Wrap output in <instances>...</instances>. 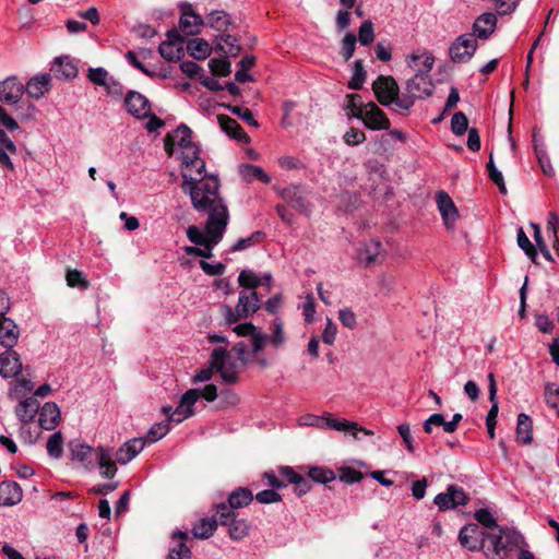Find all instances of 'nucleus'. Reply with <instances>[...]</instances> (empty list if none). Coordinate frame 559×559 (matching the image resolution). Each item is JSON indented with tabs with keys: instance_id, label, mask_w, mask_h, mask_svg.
<instances>
[{
	"instance_id": "7",
	"label": "nucleus",
	"mask_w": 559,
	"mask_h": 559,
	"mask_svg": "<svg viewBox=\"0 0 559 559\" xmlns=\"http://www.w3.org/2000/svg\"><path fill=\"white\" fill-rule=\"evenodd\" d=\"M216 515L221 525L229 526V537L235 540H240L248 536L250 531L249 523L243 520H237L234 511L229 510L226 503L222 502L216 506Z\"/></svg>"
},
{
	"instance_id": "47",
	"label": "nucleus",
	"mask_w": 559,
	"mask_h": 559,
	"mask_svg": "<svg viewBox=\"0 0 559 559\" xmlns=\"http://www.w3.org/2000/svg\"><path fill=\"white\" fill-rule=\"evenodd\" d=\"M468 130V119L466 115L462 111L455 112L451 119V131L455 135L460 136L463 135Z\"/></svg>"
},
{
	"instance_id": "44",
	"label": "nucleus",
	"mask_w": 559,
	"mask_h": 559,
	"mask_svg": "<svg viewBox=\"0 0 559 559\" xmlns=\"http://www.w3.org/2000/svg\"><path fill=\"white\" fill-rule=\"evenodd\" d=\"M308 475L313 481L319 484H328L336 478L335 473L325 467H311Z\"/></svg>"
},
{
	"instance_id": "58",
	"label": "nucleus",
	"mask_w": 559,
	"mask_h": 559,
	"mask_svg": "<svg viewBox=\"0 0 559 559\" xmlns=\"http://www.w3.org/2000/svg\"><path fill=\"white\" fill-rule=\"evenodd\" d=\"M169 431L168 421H162L153 425L147 432V440L150 442H156L165 437Z\"/></svg>"
},
{
	"instance_id": "22",
	"label": "nucleus",
	"mask_w": 559,
	"mask_h": 559,
	"mask_svg": "<svg viewBox=\"0 0 559 559\" xmlns=\"http://www.w3.org/2000/svg\"><path fill=\"white\" fill-rule=\"evenodd\" d=\"M22 488L15 481L4 480L0 483V506L12 507L21 502Z\"/></svg>"
},
{
	"instance_id": "4",
	"label": "nucleus",
	"mask_w": 559,
	"mask_h": 559,
	"mask_svg": "<svg viewBox=\"0 0 559 559\" xmlns=\"http://www.w3.org/2000/svg\"><path fill=\"white\" fill-rule=\"evenodd\" d=\"M211 366L219 373L227 384H235L239 380L241 364L224 347L214 348L211 354Z\"/></svg>"
},
{
	"instance_id": "12",
	"label": "nucleus",
	"mask_w": 559,
	"mask_h": 559,
	"mask_svg": "<svg viewBox=\"0 0 559 559\" xmlns=\"http://www.w3.org/2000/svg\"><path fill=\"white\" fill-rule=\"evenodd\" d=\"M469 498L462 487L449 485L444 492L438 493L435 497L433 502L439 511H447L465 506Z\"/></svg>"
},
{
	"instance_id": "50",
	"label": "nucleus",
	"mask_w": 559,
	"mask_h": 559,
	"mask_svg": "<svg viewBox=\"0 0 559 559\" xmlns=\"http://www.w3.org/2000/svg\"><path fill=\"white\" fill-rule=\"evenodd\" d=\"M445 424L447 420L444 416L440 413H435L424 421L423 428L428 435H432L435 432V428L440 427H442L443 431L445 432Z\"/></svg>"
},
{
	"instance_id": "49",
	"label": "nucleus",
	"mask_w": 559,
	"mask_h": 559,
	"mask_svg": "<svg viewBox=\"0 0 559 559\" xmlns=\"http://www.w3.org/2000/svg\"><path fill=\"white\" fill-rule=\"evenodd\" d=\"M219 40H223L225 46L222 45L219 41L217 43V49L230 55V56H237L240 51V46L236 44V38L229 34H223L219 36Z\"/></svg>"
},
{
	"instance_id": "6",
	"label": "nucleus",
	"mask_w": 559,
	"mask_h": 559,
	"mask_svg": "<svg viewBox=\"0 0 559 559\" xmlns=\"http://www.w3.org/2000/svg\"><path fill=\"white\" fill-rule=\"evenodd\" d=\"M261 299L255 290H242L239 294L238 304L233 310L225 307V318L228 323H235L240 319H246L260 309Z\"/></svg>"
},
{
	"instance_id": "59",
	"label": "nucleus",
	"mask_w": 559,
	"mask_h": 559,
	"mask_svg": "<svg viewBox=\"0 0 559 559\" xmlns=\"http://www.w3.org/2000/svg\"><path fill=\"white\" fill-rule=\"evenodd\" d=\"M264 234L262 231H254L247 238L239 239L231 248V251H241L255 242H260L263 239Z\"/></svg>"
},
{
	"instance_id": "30",
	"label": "nucleus",
	"mask_w": 559,
	"mask_h": 559,
	"mask_svg": "<svg viewBox=\"0 0 559 559\" xmlns=\"http://www.w3.org/2000/svg\"><path fill=\"white\" fill-rule=\"evenodd\" d=\"M218 523L217 515L216 519L204 518L193 526L192 534L197 538L206 539L214 534Z\"/></svg>"
},
{
	"instance_id": "61",
	"label": "nucleus",
	"mask_w": 559,
	"mask_h": 559,
	"mask_svg": "<svg viewBox=\"0 0 559 559\" xmlns=\"http://www.w3.org/2000/svg\"><path fill=\"white\" fill-rule=\"evenodd\" d=\"M487 170L490 179L499 187L500 192L506 193L507 189L504 186V180L502 174L496 168L492 155H490L489 162L487 164Z\"/></svg>"
},
{
	"instance_id": "11",
	"label": "nucleus",
	"mask_w": 559,
	"mask_h": 559,
	"mask_svg": "<svg viewBox=\"0 0 559 559\" xmlns=\"http://www.w3.org/2000/svg\"><path fill=\"white\" fill-rule=\"evenodd\" d=\"M477 49V40L474 34L467 33L459 36L449 48V56L453 62L468 61Z\"/></svg>"
},
{
	"instance_id": "14",
	"label": "nucleus",
	"mask_w": 559,
	"mask_h": 559,
	"mask_svg": "<svg viewBox=\"0 0 559 559\" xmlns=\"http://www.w3.org/2000/svg\"><path fill=\"white\" fill-rule=\"evenodd\" d=\"M281 197L298 212L309 215L311 204L307 199L306 191L301 186L290 185L281 191Z\"/></svg>"
},
{
	"instance_id": "29",
	"label": "nucleus",
	"mask_w": 559,
	"mask_h": 559,
	"mask_svg": "<svg viewBox=\"0 0 559 559\" xmlns=\"http://www.w3.org/2000/svg\"><path fill=\"white\" fill-rule=\"evenodd\" d=\"M51 71L56 78L66 80L73 79L78 74V69L69 57L56 58Z\"/></svg>"
},
{
	"instance_id": "63",
	"label": "nucleus",
	"mask_w": 559,
	"mask_h": 559,
	"mask_svg": "<svg viewBox=\"0 0 559 559\" xmlns=\"http://www.w3.org/2000/svg\"><path fill=\"white\" fill-rule=\"evenodd\" d=\"M228 109L231 114L238 116L240 119H242L248 124H250L254 128L259 127V123L254 119L250 109L245 108V107H239V106H228Z\"/></svg>"
},
{
	"instance_id": "56",
	"label": "nucleus",
	"mask_w": 559,
	"mask_h": 559,
	"mask_svg": "<svg viewBox=\"0 0 559 559\" xmlns=\"http://www.w3.org/2000/svg\"><path fill=\"white\" fill-rule=\"evenodd\" d=\"M486 538H489L492 543V552L495 557L503 559V551L508 549L503 540V535H501L500 532H498V534L487 532Z\"/></svg>"
},
{
	"instance_id": "21",
	"label": "nucleus",
	"mask_w": 559,
	"mask_h": 559,
	"mask_svg": "<svg viewBox=\"0 0 559 559\" xmlns=\"http://www.w3.org/2000/svg\"><path fill=\"white\" fill-rule=\"evenodd\" d=\"M436 200L447 228H452L459 216L454 202L444 191H439Z\"/></svg>"
},
{
	"instance_id": "55",
	"label": "nucleus",
	"mask_w": 559,
	"mask_h": 559,
	"mask_svg": "<svg viewBox=\"0 0 559 559\" xmlns=\"http://www.w3.org/2000/svg\"><path fill=\"white\" fill-rule=\"evenodd\" d=\"M271 328H272V333L270 336H267V340L273 346L280 347L285 342L283 323L276 319L272 322Z\"/></svg>"
},
{
	"instance_id": "28",
	"label": "nucleus",
	"mask_w": 559,
	"mask_h": 559,
	"mask_svg": "<svg viewBox=\"0 0 559 559\" xmlns=\"http://www.w3.org/2000/svg\"><path fill=\"white\" fill-rule=\"evenodd\" d=\"M252 500V492L248 488L239 487L229 493L226 506L234 511L249 506Z\"/></svg>"
},
{
	"instance_id": "16",
	"label": "nucleus",
	"mask_w": 559,
	"mask_h": 559,
	"mask_svg": "<svg viewBox=\"0 0 559 559\" xmlns=\"http://www.w3.org/2000/svg\"><path fill=\"white\" fill-rule=\"evenodd\" d=\"M124 105L128 112L138 119L148 117L151 111L150 100L139 92L130 91L124 97Z\"/></svg>"
},
{
	"instance_id": "31",
	"label": "nucleus",
	"mask_w": 559,
	"mask_h": 559,
	"mask_svg": "<svg viewBox=\"0 0 559 559\" xmlns=\"http://www.w3.org/2000/svg\"><path fill=\"white\" fill-rule=\"evenodd\" d=\"M188 537L186 532L176 531L173 533V538L179 539L177 547L171 548L167 556V559H191V550L185 544V539Z\"/></svg>"
},
{
	"instance_id": "34",
	"label": "nucleus",
	"mask_w": 559,
	"mask_h": 559,
	"mask_svg": "<svg viewBox=\"0 0 559 559\" xmlns=\"http://www.w3.org/2000/svg\"><path fill=\"white\" fill-rule=\"evenodd\" d=\"M532 419L528 415L521 413L518 416L516 438L518 441L528 444L532 442Z\"/></svg>"
},
{
	"instance_id": "51",
	"label": "nucleus",
	"mask_w": 559,
	"mask_h": 559,
	"mask_svg": "<svg viewBox=\"0 0 559 559\" xmlns=\"http://www.w3.org/2000/svg\"><path fill=\"white\" fill-rule=\"evenodd\" d=\"M209 68L217 76H227L231 72V64L227 59L213 58L209 62Z\"/></svg>"
},
{
	"instance_id": "43",
	"label": "nucleus",
	"mask_w": 559,
	"mask_h": 559,
	"mask_svg": "<svg viewBox=\"0 0 559 559\" xmlns=\"http://www.w3.org/2000/svg\"><path fill=\"white\" fill-rule=\"evenodd\" d=\"M516 240L519 247L525 252V254L531 259L532 262H536L537 250L526 236L525 231L522 227L518 229Z\"/></svg>"
},
{
	"instance_id": "1",
	"label": "nucleus",
	"mask_w": 559,
	"mask_h": 559,
	"mask_svg": "<svg viewBox=\"0 0 559 559\" xmlns=\"http://www.w3.org/2000/svg\"><path fill=\"white\" fill-rule=\"evenodd\" d=\"M181 188L190 194L193 207L198 212L207 215L205 234L192 225L187 229L188 239L197 246H205L212 243L210 240L217 236L216 233H219L221 241L229 222V213L226 204L219 197V182L217 178H211L205 182L197 185L195 179L183 175Z\"/></svg>"
},
{
	"instance_id": "5",
	"label": "nucleus",
	"mask_w": 559,
	"mask_h": 559,
	"mask_svg": "<svg viewBox=\"0 0 559 559\" xmlns=\"http://www.w3.org/2000/svg\"><path fill=\"white\" fill-rule=\"evenodd\" d=\"M71 452L73 459H76L81 462L86 461L88 456L93 452H95L98 466L102 469L100 474L105 478H112L117 473V466L112 460L111 452L107 449L97 448L96 450H94L90 445L83 443H75L72 444Z\"/></svg>"
},
{
	"instance_id": "37",
	"label": "nucleus",
	"mask_w": 559,
	"mask_h": 559,
	"mask_svg": "<svg viewBox=\"0 0 559 559\" xmlns=\"http://www.w3.org/2000/svg\"><path fill=\"white\" fill-rule=\"evenodd\" d=\"M204 169H205L204 160L201 158H198L191 163L189 168H186V171H182V176L187 175L188 177L195 179L197 185H200V183L205 182L206 180L212 178V177L203 176Z\"/></svg>"
},
{
	"instance_id": "19",
	"label": "nucleus",
	"mask_w": 559,
	"mask_h": 559,
	"mask_svg": "<svg viewBox=\"0 0 559 559\" xmlns=\"http://www.w3.org/2000/svg\"><path fill=\"white\" fill-rule=\"evenodd\" d=\"M20 329L17 324L8 317L0 318V345L12 349L19 341Z\"/></svg>"
},
{
	"instance_id": "23",
	"label": "nucleus",
	"mask_w": 559,
	"mask_h": 559,
	"mask_svg": "<svg viewBox=\"0 0 559 559\" xmlns=\"http://www.w3.org/2000/svg\"><path fill=\"white\" fill-rule=\"evenodd\" d=\"M496 26V15L491 12H486L475 20L472 34L479 39H487L495 32Z\"/></svg>"
},
{
	"instance_id": "41",
	"label": "nucleus",
	"mask_w": 559,
	"mask_h": 559,
	"mask_svg": "<svg viewBox=\"0 0 559 559\" xmlns=\"http://www.w3.org/2000/svg\"><path fill=\"white\" fill-rule=\"evenodd\" d=\"M382 245L379 240H370L369 242L365 243V247L361 250V257L367 264H371L377 261V258L380 255Z\"/></svg>"
},
{
	"instance_id": "35",
	"label": "nucleus",
	"mask_w": 559,
	"mask_h": 559,
	"mask_svg": "<svg viewBox=\"0 0 559 559\" xmlns=\"http://www.w3.org/2000/svg\"><path fill=\"white\" fill-rule=\"evenodd\" d=\"M187 50L194 59L204 60L211 53L212 48L205 39L194 38L187 43Z\"/></svg>"
},
{
	"instance_id": "52",
	"label": "nucleus",
	"mask_w": 559,
	"mask_h": 559,
	"mask_svg": "<svg viewBox=\"0 0 559 559\" xmlns=\"http://www.w3.org/2000/svg\"><path fill=\"white\" fill-rule=\"evenodd\" d=\"M545 401L555 409L559 416V386L556 383H548L545 388Z\"/></svg>"
},
{
	"instance_id": "20",
	"label": "nucleus",
	"mask_w": 559,
	"mask_h": 559,
	"mask_svg": "<svg viewBox=\"0 0 559 559\" xmlns=\"http://www.w3.org/2000/svg\"><path fill=\"white\" fill-rule=\"evenodd\" d=\"M146 440L144 438H134L121 445L116 451V461L115 463H119L121 465H124L132 461L140 452L143 451L145 447Z\"/></svg>"
},
{
	"instance_id": "32",
	"label": "nucleus",
	"mask_w": 559,
	"mask_h": 559,
	"mask_svg": "<svg viewBox=\"0 0 559 559\" xmlns=\"http://www.w3.org/2000/svg\"><path fill=\"white\" fill-rule=\"evenodd\" d=\"M183 44L175 43L174 40H165L159 47L160 56L167 61H177L183 57Z\"/></svg>"
},
{
	"instance_id": "25",
	"label": "nucleus",
	"mask_w": 559,
	"mask_h": 559,
	"mask_svg": "<svg viewBox=\"0 0 559 559\" xmlns=\"http://www.w3.org/2000/svg\"><path fill=\"white\" fill-rule=\"evenodd\" d=\"M50 75L49 74H40L32 78L26 86H24V93L32 98L39 99L41 98L50 88Z\"/></svg>"
},
{
	"instance_id": "53",
	"label": "nucleus",
	"mask_w": 559,
	"mask_h": 559,
	"mask_svg": "<svg viewBox=\"0 0 559 559\" xmlns=\"http://www.w3.org/2000/svg\"><path fill=\"white\" fill-rule=\"evenodd\" d=\"M366 79V71L361 60H356L354 64V75L348 83L352 90H360Z\"/></svg>"
},
{
	"instance_id": "9",
	"label": "nucleus",
	"mask_w": 559,
	"mask_h": 559,
	"mask_svg": "<svg viewBox=\"0 0 559 559\" xmlns=\"http://www.w3.org/2000/svg\"><path fill=\"white\" fill-rule=\"evenodd\" d=\"M297 425L299 427H313L317 429H325L330 428L333 430L342 431L348 427L355 428L353 424H349L347 420H337L331 417V414H325L323 416H318L313 414H305L297 418Z\"/></svg>"
},
{
	"instance_id": "45",
	"label": "nucleus",
	"mask_w": 559,
	"mask_h": 559,
	"mask_svg": "<svg viewBox=\"0 0 559 559\" xmlns=\"http://www.w3.org/2000/svg\"><path fill=\"white\" fill-rule=\"evenodd\" d=\"M68 286L78 287L80 289H87L90 286L88 281L84 274L79 270H68L66 275Z\"/></svg>"
},
{
	"instance_id": "64",
	"label": "nucleus",
	"mask_w": 559,
	"mask_h": 559,
	"mask_svg": "<svg viewBox=\"0 0 559 559\" xmlns=\"http://www.w3.org/2000/svg\"><path fill=\"white\" fill-rule=\"evenodd\" d=\"M491 403H492V405H491V407L487 414V417H486V426H487V432L489 435V438L493 439L496 437L495 428L497 425V416H498L499 406H498V402H491Z\"/></svg>"
},
{
	"instance_id": "60",
	"label": "nucleus",
	"mask_w": 559,
	"mask_h": 559,
	"mask_svg": "<svg viewBox=\"0 0 559 559\" xmlns=\"http://www.w3.org/2000/svg\"><path fill=\"white\" fill-rule=\"evenodd\" d=\"M356 41H357V38H356L355 34H353V33H347L344 36V38L342 40L341 53L346 61L353 57L355 47H356Z\"/></svg>"
},
{
	"instance_id": "36",
	"label": "nucleus",
	"mask_w": 559,
	"mask_h": 559,
	"mask_svg": "<svg viewBox=\"0 0 559 559\" xmlns=\"http://www.w3.org/2000/svg\"><path fill=\"white\" fill-rule=\"evenodd\" d=\"M15 381L12 383L9 390V397L13 400L21 399L29 393L34 389V384L29 379L25 377H14Z\"/></svg>"
},
{
	"instance_id": "17",
	"label": "nucleus",
	"mask_w": 559,
	"mask_h": 559,
	"mask_svg": "<svg viewBox=\"0 0 559 559\" xmlns=\"http://www.w3.org/2000/svg\"><path fill=\"white\" fill-rule=\"evenodd\" d=\"M23 370L20 355L12 348L0 354V376L8 379L17 377Z\"/></svg>"
},
{
	"instance_id": "57",
	"label": "nucleus",
	"mask_w": 559,
	"mask_h": 559,
	"mask_svg": "<svg viewBox=\"0 0 559 559\" xmlns=\"http://www.w3.org/2000/svg\"><path fill=\"white\" fill-rule=\"evenodd\" d=\"M87 78L95 85L104 87L110 79L108 72L104 68H90Z\"/></svg>"
},
{
	"instance_id": "42",
	"label": "nucleus",
	"mask_w": 559,
	"mask_h": 559,
	"mask_svg": "<svg viewBox=\"0 0 559 559\" xmlns=\"http://www.w3.org/2000/svg\"><path fill=\"white\" fill-rule=\"evenodd\" d=\"M62 444H63L62 433L60 431L52 433L49 437L47 444H46L48 454L51 457L59 459L63 452Z\"/></svg>"
},
{
	"instance_id": "38",
	"label": "nucleus",
	"mask_w": 559,
	"mask_h": 559,
	"mask_svg": "<svg viewBox=\"0 0 559 559\" xmlns=\"http://www.w3.org/2000/svg\"><path fill=\"white\" fill-rule=\"evenodd\" d=\"M216 234L217 236L210 240L212 243L202 246L203 248L187 246L183 248L185 252L188 255H198L204 259H210L213 255L212 251L214 247L219 242V233Z\"/></svg>"
},
{
	"instance_id": "54",
	"label": "nucleus",
	"mask_w": 559,
	"mask_h": 559,
	"mask_svg": "<svg viewBox=\"0 0 559 559\" xmlns=\"http://www.w3.org/2000/svg\"><path fill=\"white\" fill-rule=\"evenodd\" d=\"M374 39L373 24L371 21L366 20L361 23L358 33V40L361 45L368 46Z\"/></svg>"
},
{
	"instance_id": "15",
	"label": "nucleus",
	"mask_w": 559,
	"mask_h": 559,
	"mask_svg": "<svg viewBox=\"0 0 559 559\" xmlns=\"http://www.w3.org/2000/svg\"><path fill=\"white\" fill-rule=\"evenodd\" d=\"M204 21L201 15L195 13L191 4H181V16L179 19V29L186 36H193L201 32Z\"/></svg>"
},
{
	"instance_id": "40",
	"label": "nucleus",
	"mask_w": 559,
	"mask_h": 559,
	"mask_svg": "<svg viewBox=\"0 0 559 559\" xmlns=\"http://www.w3.org/2000/svg\"><path fill=\"white\" fill-rule=\"evenodd\" d=\"M229 23V16L225 11H213L207 16L209 26L219 32L227 29Z\"/></svg>"
},
{
	"instance_id": "39",
	"label": "nucleus",
	"mask_w": 559,
	"mask_h": 559,
	"mask_svg": "<svg viewBox=\"0 0 559 559\" xmlns=\"http://www.w3.org/2000/svg\"><path fill=\"white\" fill-rule=\"evenodd\" d=\"M175 138L176 144L180 147V150H183L188 147L189 145H193L192 142V131L191 129L186 124H180L173 133Z\"/></svg>"
},
{
	"instance_id": "13",
	"label": "nucleus",
	"mask_w": 559,
	"mask_h": 559,
	"mask_svg": "<svg viewBox=\"0 0 559 559\" xmlns=\"http://www.w3.org/2000/svg\"><path fill=\"white\" fill-rule=\"evenodd\" d=\"M487 532L481 531L478 524L469 523L463 526L459 533V542L469 551H479L485 548Z\"/></svg>"
},
{
	"instance_id": "24",
	"label": "nucleus",
	"mask_w": 559,
	"mask_h": 559,
	"mask_svg": "<svg viewBox=\"0 0 559 559\" xmlns=\"http://www.w3.org/2000/svg\"><path fill=\"white\" fill-rule=\"evenodd\" d=\"M61 417L58 405L53 402H47L39 411V426L45 430H52L59 424Z\"/></svg>"
},
{
	"instance_id": "62",
	"label": "nucleus",
	"mask_w": 559,
	"mask_h": 559,
	"mask_svg": "<svg viewBox=\"0 0 559 559\" xmlns=\"http://www.w3.org/2000/svg\"><path fill=\"white\" fill-rule=\"evenodd\" d=\"M475 519L478 523L487 528H496L499 527L496 519L492 516L488 509H479L474 514Z\"/></svg>"
},
{
	"instance_id": "33",
	"label": "nucleus",
	"mask_w": 559,
	"mask_h": 559,
	"mask_svg": "<svg viewBox=\"0 0 559 559\" xmlns=\"http://www.w3.org/2000/svg\"><path fill=\"white\" fill-rule=\"evenodd\" d=\"M239 173L246 181H252L253 179H257L263 183H269L271 181L270 176L260 166L252 164L240 165Z\"/></svg>"
},
{
	"instance_id": "48",
	"label": "nucleus",
	"mask_w": 559,
	"mask_h": 559,
	"mask_svg": "<svg viewBox=\"0 0 559 559\" xmlns=\"http://www.w3.org/2000/svg\"><path fill=\"white\" fill-rule=\"evenodd\" d=\"M238 283L247 290H255L261 284V280L250 270H243L238 276Z\"/></svg>"
},
{
	"instance_id": "26",
	"label": "nucleus",
	"mask_w": 559,
	"mask_h": 559,
	"mask_svg": "<svg viewBox=\"0 0 559 559\" xmlns=\"http://www.w3.org/2000/svg\"><path fill=\"white\" fill-rule=\"evenodd\" d=\"M217 120L222 130L230 138L245 143L249 142L250 138L235 119L226 115H218Z\"/></svg>"
},
{
	"instance_id": "8",
	"label": "nucleus",
	"mask_w": 559,
	"mask_h": 559,
	"mask_svg": "<svg viewBox=\"0 0 559 559\" xmlns=\"http://www.w3.org/2000/svg\"><path fill=\"white\" fill-rule=\"evenodd\" d=\"M372 90L377 100L383 106L395 105L397 107V99L401 98L400 87L393 76L380 75L373 83Z\"/></svg>"
},
{
	"instance_id": "2",
	"label": "nucleus",
	"mask_w": 559,
	"mask_h": 559,
	"mask_svg": "<svg viewBox=\"0 0 559 559\" xmlns=\"http://www.w3.org/2000/svg\"><path fill=\"white\" fill-rule=\"evenodd\" d=\"M435 58L429 52L421 55L412 53L407 59V67L415 71V74L406 81L405 92L397 99V107L409 111L416 99L430 97L433 93V84L430 71L433 68Z\"/></svg>"
},
{
	"instance_id": "3",
	"label": "nucleus",
	"mask_w": 559,
	"mask_h": 559,
	"mask_svg": "<svg viewBox=\"0 0 559 559\" xmlns=\"http://www.w3.org/2000/svg\"><path fill=\"white\" fill-rule=\"evenodd\" d=\"M204 397L207 402H213L217 397V388L215 384H207L203 390L190 389L180 399L179 405L171 414L170 419L176 424L182 423L185 419L193 415V405L200 397Z\"/></svg>"
},
{
	"instance_id": "10",
	"label": "nucleus",
	"mask_w": 559,
	"mask_h": 559,
	"mask_svg": "<svg viewBox=\"0 0 559 559\" xmlns=\"http://www.w3.org/2000/svg\"><path fill=\"white\" fill-rule=\"evenodd\" d=\"M354 117L361 119L364 124L371 130H389L390 120L386 115L373 103L365 105L359 111H354Z\"/></svg>"
},
{
	"instance_id": "46",
	"label": "nucleus",
	"mask_w": 559,
	"mask_h": 559,
	"mask_svg": "<svg viewBox=\"0 0 559 559\" xmlns=\"http://www.w3.org/2000/svg\"><path fill=\"white\" fill-rule=\"evenodd\" d=\"M508 549L520 547L523 543V536L513 528L498 527Z\"/></svg>"
},
{
	"instance_id": "18",
	"label": "nucleus",
	"mask_w": 559,
	"mask_h": 559,
	"mask_svg": "<svg viewBox=\"0 0 559 559\" xmlns=\"http://www.w3.org/2000/svg\"><path fill=\"white\" fill-rule=\"evenodd\" d=\"M24 94V85L15 76H10L0 82V100L9 105H15Z\"/></svg>"
},
{
	"instance_id": "27",
	"label": "nucleus",
	"mask_w": 559,
	"mask_h": 559,
	"mask_svg": "<svg viewBox=\"0 0 559 559\" xmlns=\"http://www.w3.org/2000/svg\"><path fill=\"white\" fill-rule=\"evenodd\" d=\"M39 411V402L35 397H26L16 405L15 415L21 423L28 424Z\"/></svg>"
}]
</instances>
